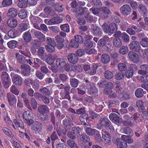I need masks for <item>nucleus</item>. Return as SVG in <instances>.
Listing matches in <instances>:
<instances>
[{
    "mask_svg": "<svg viewBox=\"0 0 148 148\" xmlns=\"http://www.w3.org/2000/svg\"><path fill=\"white\" fill-rule=\"evenodd\" d=\"M123 117L125 120L122 122V123L124 126L133 127L135 125L136 122L133 120L132 117L127 114L124 115Z\"/></svg>",
    "mask_w": 148,
    "mask_h": 148,
    "instance_id": "f257e3e1",
    "label": "nucleus"
},
{
    "mask_svg": "<svg viewBox=\"0 0 148 148\" xmlns=\"http://www.w3.org/2000/svg\"><path fill=\"white\" fill-rule=\"evenodd\" d=\"M102 127H104L108 130L110 128H113L111 125V122L109 119L106 118H101L99 122L98 128L99 129H101Z\"/></svg>",
    "mask_w": 148,
    "mask_h": 148,
    "instance_id": "f03ea898",
    "label": "nucleus"
},
{
    "mask_svg": "<svg viewBox=\"0 0 148 148\" xmlns=\"http://www.w3.org/2000/svg\"><path fill=\"white\" fill-rule=\"evenodd\" d=\"M12 83L14 84L20 86L23 84V79L20 76L12 73L11 75Z\"/></svg>",
    "mask_w": 148,
    "mask_h": 148,
    "instance_id": "7ed1b4c3",
    "label": "nucleus"
},
{
    "mask_svg": "<svg viewBox=\"0 0 148 148\" xmlns=\"http://www.w3.org/2000/svg\"><path fill=\"white\" fill-rule=\"evenodd\" d=\"M30 32L32 35H34L35 37L42 41H45L46 38L45 35L40 32L36 31L34 29L31 30Z\"/></svg>",
    "mask_w": 148,
    "mask_h": 148,
    "instance_id": "20e7f679",
    "label": "nucleus"
},
{
    "mask_svg": "<svg viewBox=\"0 0 148 148\" xmlns=\"http://www.w3.org/2000/svg\"><path fill=\"white\" fill-rule=\"evenodd\" d=\"M120 10L123 15L125 16L129 14L130 13L131 9L129 5L124 4L120 7Z\"/></svg>",
    "mask_w": 148,
    "mask_h": 148,
    "instance_id": "39448f33",
    "label": "nucleus"
},
{
    "mask_svg": "<svg viewBox=\"0 0 148 148\" xmlns=\"http://www.w3.org/2000/svg\"><path fill=\"white\" fill-rule=\"evenodd\" d=\"M130 50L138 52L140 49V46L139 42L136 41H132L129 45Z\"/></svg>",
    "mask_w": 148,
    "mask_h": 148,
    "instance_id": "423d86ee",
    "label": "nucleus"
},
{
    "mask_svg": "<svg viewBox=\"0 0 148 148\" xmlns=\"http://www.w3.org/2000/svg\"><path fill=\"white\" fill-rule=\"evenodd\" d=\"M13 122L14 123L12 124V126L14 129H19L20 128L24 129V124L22 121L15 119L13 120Z\"/></svg>",
    "mask_w": 148,
    "mask_h": 148,
    "instance_id": "0eeeda50",
    "label": "nucleus"
},
{
    "mask_svg": "<svg viewBox=\"0 0 148 148\" xmlns=\"http://www.w3.org/2000/svg\"><path fill=\"white\" fill-rule=\"evenodd\" d=\"M128 56L130 60L134 63H137L139 61V56L133 51H130L128 53Z\"/></svg>",
    "mask_w": 148,
    "mask_h": 148,
    "instance_id": "6e6552de",
    "label": "nucleus"
},
{
    "mask_svg": "<svg viewBox=\"0 0 148 148\" xmlns=\"http://www.w3.org/2000/svg\"><path fill=\"white\" fill-rule=\"evenodd\" d=\"M89 118L88 117V115L87 114H85L82 115L79 117V119L82 124L86 126H90V124L89 123Z\"/></svg>",
    "mask_w": 148,
    "mask_h": 148,
    "instance_id": "1a4fd4ad",
    "label": "nucleus"
},
{
    "mask_svg": "<svg viewBox=\"0 0 148 148\" xmlns=\"http://www.w3.org/2000/svg\"><path fill=\"white\" fill-rule=\"evenodd\" d=\"M7 97L10 105H13L14 104H16L17 99L14 95L11 93H8L7 94Z\"/></svg>",
    "mask_w": 148,
    "mask_h": 148,
    "instance_id": "9d476101",
    "label": "nucleus"
},
{
    "mask_svg": "<svg viewBox=\"0 0 148 148\" xmlns=\"http://www.w3.org/2000/svg\"><path fill=\"white\" fill-rule=\"evenodd\" d=\"M106 88L104 90V92L106 95H110L112 92V89L113 88V84L111 82H108L106 84Z\"/></svg>",
    "mask_w": 148,
    "mask_h": 148,
    "instance_id": "9b49d317",
    "label": "nucleus"
},
{
    "mask_svg": "<svg viewBox=\"0 0 148 148\" xmlns=\"http://www.w3.org/2000/svg\"><path fill=\"white\" fill-rule=\"evenodd\" d=\"M21 68L22 69L23 73L24 76H27L29 75L30 70L29 66L26 64H23L21 65Z\"/></svg>",
    "mask_w": 148,
    "mask_h": 148,
    "instance_id": "f8f14e48",
    "label": "nucleus"
},
{
    "mask_svg": "<svg viewBox=\"0 0 148 148\" xmlns=\"http://www.w3.org/2000/svg\"><path fill=\"white\" fill-rule=\"evenodd\" d=\"M62 21L61 18L59 17H54L50 20L48 22V25H52L60 23Z\"/></svg>",
    "mask_w": 148,
    "mask_h": 148,
    "instance_id": "ddd939ff",
    "label": "nucleus"
},
{
    "mask_svg": "<svg viewBox=\"0 0 148 148\" xmlns=\"http://www.w3.org/2000/svg\"><path fill=\"white\" fill-rule=\"evenodd\" d=\"M114 35L115 37H118L121 35L122 38L125 42H128L129 41V36L125 32L121 34L120 32H118L114 34Z\"/></svg>",
    "mask_w": 148,
    "mask_h": 148,
    "instance_id": "4468645a",
    "label": "nucleus"
},
{
    "mask_svg": "<svg viewBox=\"0 0 148 148\" xmlns=\"http://www.w3.org/2000/svg\"><path fill=\"white\" fill-rule=\"evenodd\" d=\"M67 58L69 61L72 64H75L78 61L77 56L74 53L70 54L68 56Z\"/></svg>",
    "mask_w": 148,
    "mask_h": 148,
    "instance_id": "2eb2a0df",
    "label": "nucleus"
},
{
    "mask_svg": "<svg viewBox=\"0 0 148 148\" xmlns=\"http://www.w3.org/2000/svg\"><path fill=\"white\" fill-rule=\"evenodd\" d=\"M140 69L138 70V74L143 75L147 74L148 73V65L144 64L141 65L140 66Z\"/></svg>",
    "mask_w": 148,
    "mask_h": 148,
    "instance_id": "dca6fc26",
    "label": "nucleus"
},
{
    "mask_svg": "<svg viewBox=\"0 0 148 148\" xmlns=\"http://www.w3.org/2000/svg\"><path fill=\"white\" fill-rule=\"evenodd\" d=\"M109 117L110 120L114 123H119L121 120V118L116 114L114 113L110 114Z\"/></svg>",
    "mask_w": 148,
    "mask_h": 148,
    "instance_id": "f3484780",
    "label": "nucleus"
},
{
    "mask_svg": "<svg viewBox=\"0 0 148 148\" xmlns=\"http://www.w3.org/2000/svg\"><path fill=\"white\" fill-rule=\"evenodd\" d=\"M29 22L27 21H23L18 26V29L20 32H23L26 30L28 28Z\"/></svg>",
    "mask_w": 148,
    "mask_h": 148,
    "instance_id": "a211bd4d",
    "label": "nucleus"
},
{
    "mask_svg": "<svg viewBox=\"0 0 148 148\" xmlns=\"http://www.w3.org/2000/svg\"><path fill=\"white\" fill-rule=\"evenodd\" d=\"M102 138L106 144H108L111 141V137L110 134L107 132H103Z\"/></svg>",
    "mask_w": 148,
    "mask_h": 148,
    "instance_id": "6ab92c4d",
    "label": "nucleus"
},
{
    "mask_svg": "<svg viewBox=\"0 0 148 148\" xmlns=\"http://www.w3.org/2000/svg\"><path fill=\"white\" fill-rule=\"evenodd\" d=\"M56 55H53L51 53H49L46 60V62L48 64L51 65L53 63L56 57Z\"/></svg>",
    "mask_w": 148,
    "mask_h": 148,
    "instance_id": "aec40b11",
    "label": "nucleus"
},
{
    "mask_svg": "<svg viewBox=\"0 0 148 148\" xmlns=\"http://www.w3.org/2000/svg\"><path fill=\"white\" fill-rule=\"evenodd\" d=\"M17 10L14 8L10 9L7 13V16L9 17L12 18L15 17L17 14Z\"/></svg>",
    "mask_w": 148,
    "mask_h": 148,
    "instance_id": "412c9836",
    "label": "nucleus"
},
{
    "mask_svg": "<svg viewBox=\"0 0 148 148\" xmlns=\"http://www.w3.org/2000/svg\"><path fill=\"white\" fill-rule=\"evenodd\" d=\"M116 142L117 147L119 148H126L127 147V143L124 141L122 142L121 139L120 138H116Z\"/></svg>",
    "mask_w": 148,
    "mask_h": 148,
    "instance_id": "4be33fe9",
    "label": "nucleus"
},
{
    "mask_svg": "<svg viewBox=\"0 0 148 148\" xmlns=\"http://www.w3.org/2000/svg\"><path fill=\"white\" fill-rule=\"evenodd\" d=\"M8 26L11 28L16 27L17 25V22L15 18L8 19L7 21Z\"/></svg>",
    "mask_w": 148,
    "mask_h": 148,
    "instance_id": "5701e85b",
    "label": "nucleus"
},
{
    "mask_svg": "<svg viewBox=\"0 0 148 148\" xmlns=\"http://www.w3.org/2000/svg\"><path fill=\"white\" fill-rule=\"evenodd\" d=\"M73 10L74 12H75L77 16L78 17L81 16L85 12L84 8L81 7H79L75 9L74 8Z\"/></svg>",
    "mask_w": 148,
    "mask_h": 148,
    "instance_id": "b1692460",
    "label": "nucleus"
},
{
    "mask_svg": "<svg viewBox=\"0 0 148 148\" xmlns=\"http://www.w3.org/2000/svg\"><path fill=\"white\" fill-rule=\"evenodd\" d=\"M138 11L141 15H144L147 13V10L146 7L142 4L139 5L138 7Z\"/></svg>",
    "mask_w": 148,
    "mask_h": 148,
    "instance_id": "393cba45",
    "label": "nucleus"
},
{
    "mask_svg": "<svg viewBox=\"0 0 148 148\" xmlns=\"http://www.w3.org/2000/svg\"><path fill=\"white\" fill-rule=\"evenodd\" d=\"M16 60L18 63L23 64L26 62L27 60L23 56L20 54L19 53H16Z\"/></svg>",
    "mask_w": 148,
    "mask_h": 148,
    "instance_id": "a878e982",
    "label": "nucleus"
},
{
    "mask_svg": "<svg viewBox=\"0 0 148 148\" xmlns=\"http://www.w3.org/2000/svg\"><path fill=\"white\" fill-rule=\"evenodd\" d=\"M38 111L40 113H47L49 111V109L45 105H43L39 106L38 108Z\"/></svg>",
    "mask_w": 148,
    "mask_h": 148,
    "instance_id": "bb28decb",
    "label": "nucleus"
},
{
    "mask_svg": "<svg viewBox=\"0 0 148 148\" xmlns=\"http://www.w3.org/2000/svg\"><path fill=\"white\" fill-rule=\"evenodd\" d=\"M23 38L25 41L27 42H30L32 38L31 35L29 31L26 32L23 34Z\"/></svg>",
    "mask_w": 148,
    "mask_h": 148,
    "instance_id": "cd10ccee",
    "label": "nucleus"
},
{
    "mask_svg": "<svg viewBox=\"0 0 148 148\" xmlns=\"http://www.w3.org/2000/svg\"><path fill=\"white\" fill-rule=\"evenodd\" d=\"M102 62L104 64L108 63L110 60V58L108 54H104L102 55L101 58Z\"/></svg>",
    "mask_w": 148,
    "mask_h": 148,
    "instance_id": "c85d7f7f",
    "label": "nucleus"
},
{
    "mask_svg": "<svg viewBox=\"0 0 148 148\" xmlns=\"http://www.w3.org/2000/svg\"><path fill=\"white\" fill-rule=\"evenodd\" d=\"M56 64L58 67L59 68H63L65 64V60L62 58H58L56 60Z\"/></svg>",
    "mask_w": 148,
    "mask_h": 148,
    "instance_id": "c756f323",
    "label": "nucleus"
},
{
    "mask_svg": "<svg viewBox=\"0 0 148 148\" xmlns=\"http://www.w3.org/2000/svg\"><path fill=\"white\" fill-rule=\"evenodd\" d=\"M45 50L44 47H40L39 49L38 52V55L41 58H45L46 56L45 53Z\"/></svg>",
    "mask_w": 148,
    "mask_h": 148,
    "instance_id": "7c9ffc66",
    "label": "nucleus"
},
{
    "mask_svg": "<svg viewBox=\"0 0 148 148\" xmlns=\"http://www.w3.org/2000/svg\"><path fill=\"white\" fill-rule=\"evenodd\" d=\"M109 26L110 33L113 34L117 31V26L116 23H112L109 24Z\"/></svg>",
    "mask_w": 148,
    "mask_h": 148,
    "instance_id": "2f4dec72",
    "label": "nucleus"
},
{
    "mask_svg": "<svg viewBox=\"0 0 148 148\" xmlns=\"http://www.w3.org/2000/svg\"><path fill=\"white\" fill-rule=\"evenodd\" d=\"M125 77V74L123 72L119 71L117 72L114 75V77L116 80H121L123 79Z\"/></svg>",
    "mask_w": 148,
    "mask_h": 148,
    "instance_id": "473e14b6",
    "label": "nucleus"
},
{
    "mask_svg": "<svg viewBox=\"0 0 148 148\" xmlns=\"http://www.w3.org/2000/svg\"><path fill=\"white\" fill-rule=\"evenodd\" d=\"M23 116L24 119H28L29 117H33L34 115L32 112L27 110L24 112Z\"/></svg>",
    "mask_w": 148,
    "mask_h": 148,
    "instance_id": "72a5a7b5",
    "label": "nucleus"
},
{
    "mask_svg": "<svg viewBox=\"0 0 148 148\" xmlns=\"http://www.w3.org/2000/svg\"><path fill=\"white\" fill-rule=\"evenodd\" d=\"M113 42V45L116 47H120L122 44L121 40L118 38H114Z\"/></svg>",
    "mask_w": 148,
    "mask_h": 148,
    "instance_id": "f704fd0d",
    "label": "nucleus"
},
{
    "mask_svg": "<svg viewBox=\"0 0 148 148\" xmlns=\"http://www.w3.org/2000/svg\"><path fill=\"white\" fill-rule=\"evenodd\" d=\"M52 6L53 7L58 11L59 12H62L63 9V6L62 5L57 3L52 5Z\"/></svg>",
    "mask_w": 148,
    "mask_h": 148,
    "instance_id": "c9c22d12",
    "label": "nucleus"
},
{
    "mask_svg": "<svg viewBox=\"0 0 148 148\" xmlns=\"http://www.w3.org/2000/svg\"><path fill=\"white\" fill-rule=\"evenodd\" d=\"M18 42L14 40L10 41L7 43L8 47L11 49L15 48L17 46Z\"/></svg>",
    "mask_w": 148,
    "mask_h": 148,
    "instance_id": "e433bc0d",
    "label": "nucleus"
},
{
    "mask_svg": "<svg viewBox=\"0 0 148 148\" xmlns=\"http://www.w3.org/2000/svg\"><path fill=\"white\" fill-rule=\"evenodd\" d=\"M144 91L141 88H138L136 90L135 94L136 97L139 98L142 97L144 95Z\"/></svg>",
    "mask_w": 148,
    "mask_h": 148,
    "instance_id": "4c0bfd02",
    "label": "nucleus"
},
{
    "mask_svg": "<svg viewBox=\"0 0 148 148\" xmlns=\"http://www.w3.org/2000/svg\"><path fill=\"white\" fill-rule=\"evenodd\" d=\"M39 91L42 94L45 95V96H48L50 95V92L49 90L46 87H43L39 89Z\"/></svg>",
    "mask_w": 148,
    "mask_h": 148,
    "instance_id": "58836bf2",
    "label": "nucleus"
},
{
    "mask_svg": "<svg viewBox=\"0 0 148 148\" xmlns=\"http://www.w3.org/2000/svg\"><path fill=\"white\" fill-rule=\"evenodd\" d=\"M42 125L41 123L36 121L35 122L32 128L34 130H39L42 129Z\"/></svg>",
    "mask_w": 148,
    "mask_h": 148,
    "instance_id": "ea45409f",
    "label": "nucleus"
},
{
    "mask_svg": "<svg viewBox=\"0 0 148 148\" xmlns=\"http://www.w3.org/2000/svg\"><path fill=\"white\" fill-rule=\"evenodd\" d=\"M78 80L75 78L70 79V85L73 87H77L78 84Z\"/></svg>",
    "mask_w": 148,
    "mask_h": 148,
    "instance_id": "a19ab883",
    "label": "nucleus"
},
{
    "mask_svg": "<svg viewBox=\"0 0 148 148\" xmlns=\"http://www.w3.org/2000/svg\"><path fill=\"white\" fill-rule=\"evenodd\" d=\"M56 45H46L45 46L46 50L49 53H53L55 51V47Z\"/></svg>",
    "mask_w": 148,
    "mask_h": 148,
    "instance_id": "79ce46f5",
    "label": "nucleus"
},
{
    "mask_svg": "<svg viewBox=\"0 0 148 148\" xmlns=\"http://www.w3.org/2000/svg\"><path fill=\"white\" fill-rule=\"evenodd\" d=\"M97 67L96 64H94L91 67L90 70L88 71V73L91 75H95L96 73Z\"/></svg>",
    "mask_w": 148,
    "mask_h": 148,
    "instance_id": "37998d69",
    "label": "nucleus"
},
{
    "mask_svg": "<svg viewBox=\"0 0 148 148\" xmlns=\"http://www.w3.org/2000/svg\"><path fill=\"white\" fill-rule=\"evenodd\" d=\"M104 76L106 79H110L113 77L114 75L112 72L107 70L105 72Z\"/></svg>",
    "mask_w": 148,
    "mask_h": 148,
    "instance_id": "c03bdc74",
    "label": "nucleus"
},
{
    "mask_svg": "<svg viewBox=\"0 0 148 148\" xmlns=\"http://www.w3.org/2000/svg\"><path fill=\"white\" fill-rule=\"evenodd\" d=\"M81 140L84 142H87L90 140V137L85 133H83L80 135Z\"/></svg>",
    "mask_w": 148,
    "mask_h": 148,
    "instance_id": "a18cd8bd",
    "label": "nucleus"
},
{
    "mask_svg": "<svg viewBox=\"0 0 148 148\" xmlns=\"http://www.w3.org/2000/svg\"><path fill=\"white\" fill-rule=\"evenodd\" d=\"M30 103L32 108L36 110L37 108V103L36 99L33 98H32L30 100Z\"/></svg>",
    "mask_w": 148,
    "mask_h": 148,
    "instance_id": "49530a36",
    "label": "nucleus"
},
{
    "mask_svg": "<svg viewBox=\"0 0 148 148\" xmlns=\"http://www.w3.org/2000/svg\"><path fill=\"white\" fill-rule=\"evenodd\" d=\"M1 77L2 82L8 81L10 79L8 75L7 72H2Z\"/></svg>",
    "mask_w": 148,
    "mask_h": 148,
    "instance_id": "de8ad7c7",
    "label": "nucleus"
},
{
    "mask_svg": "<svg viewBox=\"0 0 148 148\" xmlns=\"http://www.w3.org/2000/svg\"><path fill=\"white\" fill-rule=\"evenodd\" d=\"M128 51L127 47L123 46L121 47L119 50V53L122 54H125L127 53Z\"/></svg>",
    "mask_w": 148,
    "mask_h": 148,
    "instance_id": "09e8293b",
    "label": "nucleus"
},
{
    "mask_svg": "<svg viewBox=\"0 0 148 148\" xmlns=\"http://www.w3.org/2000/svg\"><path fill=\"white\" fill-rule=\"evenodd\" d=\"M33 88L35 90H38L40 88L39 81L37 79H35L32 84Z\"/></svg>",
    "mask_w": 148,
    "mask_h": 148,
    "instance_id": "8fccbe9b",
    "label": "nucleus"
},
{
    "mask_svg": "<svg viewBox=\"0 0 148 148\" xmlns=\"http://www.w3.org/2000/svg\"><path fill=\"white\" fill-rule=\"evenodd\" d=\"M116 106V102L115 101L110 102L108 105L109 109H108V111L110 110L111 109L112 110V112H116V110L113 108L115 107Z\"/></svg>",
    "mask_w": 148,
    "mask_h": 148,
    "instance_id": "3c124183",
    "label": "nucleus"
},
{
    "mask_svg": "<svg viewBox=\"0 0 148 148\" xmlns=\"http://www.w3.org/2000/svg\"><path fill=\"white\" fill-rule=\"evenodd\" d=\"M10 91L16 95H18L19 90L14 85H12L10 88Z\"/></svg>",
    "mask_w": 148,
    "mask_h": 148,
    "instance_id": "603ef678",
    "label": "nucleus"
},
{
    "mask_svg": "<svg viewBox=\"0 0 148 148\" xmlns=\"http://www.w3.org/2000/svg\"><path fill=\"white\" fill-rule=\"evenodd\" d=\"M60 28L64 32H69L70 31L69 26L68 24L61 25Z\"/></svg>",
    "mask_w": 148,
    "mask_h": 148,
    "instance_id": "864d4df0",
    "label": "nucleus"
},
{
    "mask_svg": "<svg viewBox=\"0 0 148 148\" xmlns=\"http://www.w3.org/2000/svg\"><path fill=\"white\" fill-rule=\"evenodd\" d=\"M18 16L20 18L22 19L25 18L27 16V14L26 11L23 10H21L19 12Z\"/></svg>",
    "mask_w": 148,
    "mask_h": 148,
    "instance_id": "5fc2aeb1",
    "label": "nucleus"
},
{
    "mask_svg": "<svg viewBox=\"0 0 148 148\" xmlns=\"http://www.w3.org/2000/svg\"><path fill=\"white\" fill-rule=\"evenodd\" d=\"M124 132L126 134L129 136H132L133 134V132L132 130L129 127H126L123 129Z\"/></svg>",
    "mask_w": 148,
    "mask_h": 148,
    "instance_id": "6e6d98bb",
    "label": "nucleus"
},
{
    "mask_svg": "<svg viewBox=\"0 0 148 148\" xmlns=\"http://www.w3.org/2000/svg\"><path fill=\"white\" fill-rule=\"evenodd\" d=\"M140 45L144 47H148V38H143L140 41Z\"/></svg>",
    "mask_w": 148,
    "mask_h": 148,
    "instance_id": "4d7b16f0",
    "label": "nucleus"
},
{
    "mask_svg": "<svg viewBox=\"0 0 148 148\" xmlns=\"http://www.w3.org/2000/svg\"><path fill=\"white\" fill-rule=\"evenodd\" d=\"M35 75L36 77L40 80L42 79L45 76V75L40 71H36Z\"/></svg>",
    "mask_w": 148,
    "mask_h": 148,
    "instance_id": "13d9d810",
    "label": "nucleus"
},
{
    "mask_svg": "<svg viewBox=\"0 0 148 148\" xmlns=\"http://www.w3.org/2000/svg\"><path fill=\"white\" fill-rule=\"evenodd\" d=\"M12 3V0H3L2 2V4L3 7H6L11 5Z\"/></svg>",
    "mask_w": 148,
    "mask_h": 148,
    "instance_id": "bf43d9fd",
    "label": "nucleus"
},
{
    "mask_svg": "<svg viewBox=\"0 0 148 148\" xmlns=\"http://www.w3.org/2000/svg\"><path fill=\"white\" fill-rule=\"evenodd\" d=\"M96 130L92 129L89 127H87L86 129V132L88 135L92 136L94 135L95 133Z\"/></svg>",
    "mask_w": 148,
    "mask_h": 148,
    "instance_id": "052dcab7",
    "label": "nucleus"
},
{
    "mask_svg": "<svg viewBox=\"0 0 148 148\" xmlns=\"http://www.w3.org/2000/svg\"><path fill=\"white\" fill-rule=\"evenodd\" d=\"M46 42L47 45H56V43L54 40L50 37H48L46 38Z\"/></svg>",
    "mask_w": 148,
    "mask_h": 148,
    "instance_id": "680f3d73",
    "label": "nucleus"
},
{
    "mask_svg": "<svg viewBox=\"0 0 148 148\" xmlns=\"http://www.w3.org/2000/svg\"><path fill=\"white\" fill-rule=\"evenodd\" d=\"M63 123L64 127L66 131H67L71 128V125L66 119H64L63 120Z\"/></svg>",
    "mask_w": 148,
    "mask_h": 148,
    "instance_id": "e2e57ef3",
    "label": "nucleus"
},
{
    "mask_svg": "<svg viewBox=\"0 0 148 148\" xmlns=\"http://www.w3.org/2000/svg\"><path fill=\"white\" fill-rule=\"evenodd\" d=\"M109 25H108L106 23L102 25V28L104 32L106 33H110Z\"/></svg>",
    "mask_w": 148,
    "mask_h": 148,
    "instance_id": "0e129e2a",
    "label": "nucleus"
},
{
    "mask_svg": "<svg viewBox=\"0 0 148 148\" xmlns=\"http://www.w3.org/2000/svg\"><path fill=\"white\" fill-rule=\"evenodd\" d=\"M32 42L33 44L32 46L36 48L37 49H38L41 45L40 42L37 39L34 40H33Z\"/></svg>",
    "mask_w": 148,
    "mask_h": 148,
    "instance_id": "69168bd1",
    "label": "nucleus"
},
{
    "mask_svg": "<svg viewBox=\"0 0 148 148\" xmlns=\"http://www.w3.org/2000/svg\"><path fill=\"white\" fill-rule=\"evenodd\" d=\"M67 144L71 148H77L76 144L72 140L69 139L67 141Z\"/></svg>",
    "mask_w": 148,
    "mask_h": 148,
    "instance_id": "338daca9",
    "label": "nucleus"
},
{
    "mask_svg": "<svg viewBox=\"0 0 148 148\" xmlns=\"http://www.w3.org/2000/svg\"><path fill=\"white\" fill-rule=\"evenodd\" d=\"M143 75L140 77V80L142 82L145 84L148 82V75Z\"/></svg>",
    "mask_w": 148,
    "mask_h": 148,
    "instance_id": "774afa93",
    "label": "nucleus"
}]
</instances>
